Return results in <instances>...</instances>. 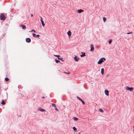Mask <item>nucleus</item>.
Segmentation results:
<instances>
[{
  "label": "nucleus",
  "instance_id": "423d86ee",
  "mask_svg": "<svg viewBox=\"0 0 134 134\" xmlns=\"http://www.w3.org/2000/svg\"><path fill=\"white\" fill-rule=\"evenodd\" d=\"M42 18L41 17V21L42 25L43 26H45V24H44V23L43 21L42 20Z\"/></svg>",
  "mask_w": 134,
  "mask_h": 134
},
{
  "label": "nucleus",
  "instance_id": "f3484780",
  "mask_svg": "<svg viewBox=\"0 0 134 134\" xmlns=\"http://www.w3.org/2000/svg\"><path fill=\"white\" fill-rule=\"evenodd\" d=\"M52 106L54 107V108H56V106L55 105V104H54V103H52Z\"/></svg>",
  "mask_w": 134,
  "mask_h": 134
},
{
  "label": "nucleus",
  "instance_id": "393cba45",
  "mask_svg": "<svg viewBox=\"0 0 134 134\" xmlns=\"http://www.w3.org/2000/svg\"><path fill=\"white\" fill-rule=\"evenodd\" d=\"M112 42V40H110L109 41V44H110Z\"/></svg>",
  "mask_w": 134,
  "mask_h": 134
},
{
  "label": "nucleus",
  "instance_id": "c756f323",
  "mask_svg": "<svg viewBox=\"0 0 134 134\" xmlns=\"http://www.w3.org/2000/svg\"><path fill=\"white\" fill-rule=\"evenodd\" d=\"M55 108V110H57V111H58V109L56 108H56Z\"/></svg>",
  "mask_w": 134,
  "mask_h": 134
},
{
  "label": "nucleus",
  "instance_id": "a211bd4d",
  "mask_svg": "<svg viewBox=\"0 0 134 134\" xmlns=\"http://www.w3.org/2000/svg\"><path fill=\"white\" fill-rule=\"evenodd\" d=\"M82 53H83V54H81V57H83L84 56H85V53H83L82 52Z\"/></svg>",
  "mask_w": 134,
  "mask_h": 134
},
{
  "label": "nucleus",
  "instance_id": "2eb2a0df",
  "mask_svg": "<svg viewBox=\"0 0 134 134\" xmlns=\"http://www.w3.org/2000/svg\"><path fill=\"white\" fill-rule=\"evenodd\" d=\"M22 27V29H25L26 28V27L25 25H21V26Z\"/></svg>",
  "mask_w": 134,
  "mask_h": 134
},
{
  "label": "nucleus",
  "instance_id": "5701e85b",
  "mask_svg": "<svg viewBox=\"0 0 134 134\" xmlns=\"http://www.w3.org/2000/svg\"><path fill=\"white\" fill-rule=\"evenodd\" d=\"M34 32L35 33H36V31L34 30H32L31 31H30V32Z\"/></svg>",
  "mask_w": 134,
  "mask_h": 134
},
{
  "label": "nucleus",
  "instance_id": "aec40b11",
  "mask_svg": "<svg viewBox=\"0 0 134 134\" xmlns=\"http://www.w3.org/2000/svg\"><path fill=\"white\" fill-rule=\"evenodd\" d=\"M73 129L74 131H76V130H77V129L75 127H73Z\"/></svg>",
  "mask_w": 134,
  "mask_h": 134
},
{
  "label": "nucleus",
  "instance_id": "f8f14e48",
  "mask_svg": "<svg viewBox=\"0 0 134 134\" xmlns=\"http://www.w3.org/2000/svg\"><path fill=\"white\" fill-rule=\"evenodd\" d=\"M105 94L108 96L109 95V91L107 90H105Z\"/></svg>",
  "mask_w": 134,
  "mask_h": 134
},
{
  "label": "nucleus",
  "instance_id": "20e7f679",
  "mask_svg": "<svg viewBox=\"0 0 134 134\" xmlns=\"http://www.w3.org/2000/svg\"><path fill=\"white\" fill-rule=\"evenodd\" d=\"M91 47V49L90 50V51L91 52H93L94 50V48L93 45L92 44H91L90 46Z\"/></svg>",
  "mask_w": 134,
  "mask_h": 134
},
{
  "label": "nucleus",
  "instance_id": "9d476101",
  "mask_svg": "<svg viewBox=\"0 0 134 134\" xmlns=\"http://www.w3.org/2000/svg\"><path fill=\"white\" fill-rule=\"evenodd\" d=\"M32 35L34 37H39L40 36V35H36L34 33L32 34Z\"/></svg>",
  "mask_w": 134,
  "mask_h": 134
},
{
  "label": "nucleus",
  "instance_id": "7c9ffc66",
  "mask_svg": "<svg viewBox=\"0 0 134 134\" xmlns=\"http://www.w3.org/2000/svg\"><path fill=\"white\" fill-rule=\"evenodd\" d=\"M33 16V14H31V17H32Z\"/></svg>",
  "mask_w": 134,
  "mask_h": 134
},
{
  "label": "nucleus",
  "instance_id": "2f4dec72",
  "mask_svg": "<svg viewBox=\"0 0 134 134\" xmlns=\"http://www.w3.org/2000/svg\"><path fill=\"white\" fill-rule=\"evenodd\" d=\"M42 98H45V97H42Z\"/></svg>",
  "mask_w": 134,
  "mask_h": 134
},
{
  "label": "nucleus",
  "instance_id": "cd10ccee",
  "mask_svg": "<svg viewBox=\"0 0 134 134\" xmlns=\"http://www.w3.org/2000/svg\"><path fill=\"white\" fill-rule=\"evenodd\" d=\"M64 73L65 74H70V72H68V73H67V72H64Z\"/></svg>",
  "mask_w": 134,
  "mask_h": 134
},
{
  "label": "nucleus",
  "instance_id": "c85d7f7f",
  "mask_svg": "<svg viewBox=\"0 0 134 134\" xmlns=\"http://www.w3.org/2000/svg\"><path fill=\"white\" fill-rule=\"evenodd\" d=\"M133 33V32H129V33H127V34H132Z\"/></svg>",
  "mask_w": 134,
  "mask_h": 134
},
{
  "label": "nucleus",
  "instance_id": "6e6552de",
  "mask_svg": "<svg viewBox=\"0 0 134 134\" xmlns=\"http://www.w3.org/2000/svg\"><path fill=\"white\" fill-rule=\"evenodd\" d=\"M54 56L58 57V58L59 60H60L62 61H63V58H59V57H60V55H55Z\"/></svg>",
  "mask_w": 134,
  "mask_h": 134
},
{
  "label": "nucleus",
  "instance_id": "0eeeda50",
  "mask_svg": "<svg viewBox=\"0 0 134 134\" xmlns=\"http://www.w3.org/2000/svg\"><path fill=\"white\" fill-rule=\"evenodd\" d=\"M77 98L79 100H80L82 102V103L83 104H85V103L84 101L82 99H81V98H79V97H77Z\"/></svg>",
  "mask_w": 134,
  "mask_h": 134
},
{
  "label": "nucleus",
  "instance_id": "39448f33",
  "mask_svg": "<svg viewBox=\"0 0 134 134\" xmlns=\"http://www.w3.org/2000/svg\"><path fill=\"white\" fill-rule=\"evenodd\" d=\"M26 41L27 43H30L31 41V40L29 38H27L26 39Z\"/></svg>",
  "mask_w": 134,
  "mask_h": 134
},
{
  "label": "nucleus",
  "instance_id": "f03ea898",
  "mask_svg": "<svg viewBox=\"0 0 134 134\" xmlns=\"http://www.w3.org/2000/svg\"><path fill=\"white\" fill-rule=\"evenodd\" d=\"M0 19L2 20H5L6 19V17L3 14H2L0 15Z\"/></svg>",
  "mask_w": 134,
  "mask_h": 134
},
{
  "label": "nucleus",
  "instance_id": "7ed1b4c3",
  "mask_svg": "<svg viewBox=\"0 0 134 134\" xmlns=\"http://www.w3.org/2000/svg\"><path fill=\"white\" fill-rule=\"evenodd\" d=\"M126 90H129L130 91H132L133 89V88L132 87H129L128 86H126L125 87Z\"/></svg>",
  "mask_w": 134,
  "mask_h": 134
},
{
  "label": "nucleus",
  "instance_id": "4468645a",
  "mask_svg": "<svg viewBox=\"0 0 134 134\" xmlns=\"http://www.w3.org/2000/svg\"><path fill=\"white\" fill-rule=\"evenodd\" d=\"M83 11H84L83 10L81 9L78 10H77V12L79 13H81L82 12H83Z\"/></svg>",
  "mask_w": 134,
  "mask_h": 134
},
{
  "label": "nucleus",
  "instance_id": "dca6fc26",
  "mask_svg": "<svg viewBox=\"0 0 134 134\" xmlns=\"http://www.w3.org/2000/svg\"><path fill=\"white\" fill-rule=\"evenodd\" d=\"M73 119L75 121H77L78 120V119L77 118L75 117H74L73 118Z\"/></svg>",
  "mask_w": 134,
  "mask_h": 134
},
{
  "label": "nucleus",
  "instance_id": "ddd939ff",
  "mask_svg": "<svg viewBox=\"0 0 134 134\" xmlns=\"http://www.w3.org/2000/svg\"><path fill=\"white\" fill-rule=\"evenodd\" d=\"M67 34L68 35L69 37H70L71 35V32L70 31H69L67 32Z\"/></svg>",
  "mask_w": 134,
  "mask_h": 134
},
{
  "label": "nucleus",
  "instance_id": "1a4fd4ad",
  "mask_svg": "<svg viewBox=\"0 0 134 134\" xmlns=\"http://www.w3.org/2000/svg\"><path fill=\"white\" fill-rule=\"evenodd\" d=\"M74 59L75 61L77 62L78 61V60L79 59V58H77L76 55H75V57L74 58Z\"/></svg>",
  "mask_w": 134,
  "mask_h": 134
},
{
  "label": "nucleus",
  "instance_id": "bb28decb",
  "mask_svg": "<svg viewBox=\"0 0 134 134\" xmlns=\"http://www.w3.org/2000/svg\"><path fill=\"white\" fill-rule=\"evenodd\" d=\"M99 111H100V112H103V110L102 109H99Z\"/></svg>",
  "mask_w": 134,
  "mask_h": 134
},
{
  "label": "nucleus",
  "instance_id": "9b49d317",
  "mask_svg": "<svg viewBox=\"0 0 134 134\" xmlns=\"http://www.w3.org/2000/svg\"><path fill=\"white\" fill-rule=\"evenodd\" d=\"M101 73L102 75L104 74V69L103 68L101 69Z\"/></svg>",
  "mask_w": 134,
  "mask_h": 134
},
{
  "label": "nucleus",
  "instance_id": "b1692460",
  "mask_svg": "<svg viewBox=\"0 0 134 134\" xmlns=\"http://www.w3.org/2000/svg\"><path fill=\"white\" fill-rule=\"evenodd\" d=\"M55 62L56 63H58V62H60V61L57 59H55Z\"/></svg>",
  "mask_w": 134,
  "mask_h": 134
},
{
  "label": "nucleus",
  "instance_id": "4be33fe9",
  "mask_svg": "<svg viewBox=\"0 0 134 134\" xmlns=\"http://www.w3.org/2000/svg\"><path fill=\"white\" fill-rule=\"evenodd\" d=\"M40 110L42 112L45 111V110L42 109H40Z\"/></svg>",
  "mask_w": 134,
  "mask_h": 134
},
{
  "label": "nucleus",
  "instance_id": "f257e3e1",
  "mask_svg": "<svg viewBox=\"0 0 134 134\" xmlns=\"http://www.w3.org/2000/svg\"><path fill=\"white\" fill-rule=\"evenodd\" d=\"M105 60V58H102L99 59L97 63L98 64H101Z\"/></svg>",
  "mask_w": 134,
  "mask_h": 134
},
{
  "label": "nucleus",
  "instance_id": "6ab92c4d",
  "mask_svg": "<svg viewBox=\"0 0 134 134\" xmlns=\"http://www.w3.org/2000/svg\"><path fill=\"white\" fill-rule=\"evenodd\" d=\"M5 80L6 81H8L9 80V79L8 78H5Z\"/></svg>",
  "mask_w": 134,
  "mask_h": 134
},
{
  "label": "nucleus",
  "instance_id": "412c9836",
  "mask_svg": "<svg viewBox=\"0 0 134 134\" xmlns=\"http://www.w3.org/2000/svg\"><path fill=\"white\" fill-rule=\"evenodd\" d=\"M103 21L104 22H105L106 20V18L105 17H103Z\"/></svg>",
  "mask_w": 134,
  "mask_h": 134
},
{
  "label": "nucleus",
  "instance_id": "a878e982",
  "mask_svg": "<svg viewBox=\"0 0 134 134\" xmlns=\"http://www.w3.org/2000/svg\"><path fill=\"white\" fill-rule=\"evenodd\" d=\"M2 104H5V103L4 102V100H3L2 101Z\"/></svg>",
  "mask_w": 134,
  "mask_h": 134
}]
</instances>
